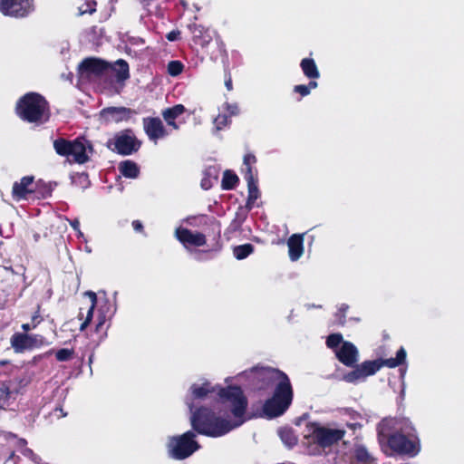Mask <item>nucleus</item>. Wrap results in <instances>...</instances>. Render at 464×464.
Returning <instances> with one entry per match:
<instances>
[{"label":"nucleus","mask_w":464,"mask_h":464,"mask_svg":"<svg viewBox=\"0 0 464 464\" xmlns=\"http://www.w3.org/2000/svg\"><path fill=\"white\" fill-rule=\"evenodd\" d=\"M225 86L227 91H231L233 89L232 77L228 70H225Z\"/></svg>","instance_id":"obj_49"},{"label":"nucleus","mask_w":464,"mask_h":464,"mask_svg":"<svg viewBox=\"0 0 464 464\" xmlns=\"http://www.w3.org/2000/svg\"><path fill=\"white\" fill-rule=\"evenodd\" d=\"M15 114L23 121L43 124L51 116L48 101L40 93L30 92L21 96L14 107Z\"/></svg>","instance_id":"obj_4"},{"label":"nucleus","mask_w":464,"mask_h":464,"mask_svg":"<svg viewBox=\"0 0 464 464\" xmlns=\"http://www.w3.org/2000/svg\"><path fill=\"white\" fill-rule=\"evenodd\" d=\"M218 395L220 402L229 407L235 420L231 421L219 416L209 407L200 406L193 410V405H190L189 420L195 432L207 437L218 438L241 426L247 420L245 415L248 401L240 386L220 387Z\"/></svg>","instance_id":"obj_1"},{"label":"nucleus","mask_w":464,"mask_h":464,"mask_svg":"<svg viewBox=\"0 0 464 464\" xmlns=\"http://www.w3.org/2000/svg\"><path fill=\"white\" fill-rule=\"evenodd\" d=\"M94 152L92 143L83 136L72 140V161L84 164L89 161L90 155Z\"/></svg>","instance_id":"obj_11"},{"label":"nucleus","mask_w":464,"mask_h":464,"mask_svg":"<svg viewBox=\"0 0 464 464\" xmlns=\"http://www.w3.org/2000/svg\"><path fill=\"white\" fill-rule=\"evenodd\" d=\"M55 354V359L58 362H69L71 361L75 354L74 349L62 348L54 352L53 350H49L45 353L46 355L53 353Z\"/></svg>","instance_id":"obj_32"},{"label":"nucleus","mask_w":464,"mask_h":464,"mask_svg":"<svg viewBox=\"0 0 464 464\" xmlns=\"http://www.w3.org/2000/svg\"><path fill=\"white\" fill-rule=\"evenodd\" d=\"M10 343L16 353H22L24 351H30L48 345L49 342L41 334L14 333L10 338Z\"/></svg>","instance_id":"obj_9"},{"label":"nucleus","mask_w":464,"mask_h":464,"mask_svg":"<svg viewBox=\"0 0 464 464\" xmlns=\"http://www.w3.org/2000/svg\"><path fill=\"white\" fill-rule=\"evenodd\" d=\"M317 85V82L310 81L307 85L299 84L294 86V92L299 93L302 97H305L310 94L311 89H315Z\"/></svg>","instance_id":"obj_38"},{"label":"nucleus","mask_w":464,"mask_h":464,"mask_svg":"<svg viewBox=\"0 0 464 464\" xmlns=\"http://www.w3.org/2000/svg\"><path fill=\"white\" fill-rule=\"evenodd\" d=\"M252 382L258 390H266L276 382L274 393L263 405V411L268 418L283 415L290 407L294 391L285 372L273 367L256 366L250 370Z\"/></svg>","instance_id":"obj_3"},{"label":"nucleus","mask_w":464,"mask_h":464,"mask_svg":"<svg viewBox=\"0 0 464 464\" xmlns=\"http://www.w3.org/2000/svg\"><path fill=\"white\" fill-rule=\"evenodd\" d=\"M188 29L192 34V39L196 44L200 45L203 48L213 44L217 46L220 54L226 53L222 43H219L218 41L212 43V38L208 34V31L203 25L193 23L188 24Z\"/></svg>","instance_id":"obj_13"},{"label":"nucleus","mask_w":464,"mask_h":464,"mask_svg":"<svg viewBox=\"0 0 464 464\" xmlns=\"http://www.w3.org/2000/svg\"><path fill=\"white\" fill-rule=\"evenodd\" d=\"M121 174L128 179H136L140 175V168L138 164L132 160H123L119 164Z\"/></svg>","instance_id":"obj_25"},{"label":"nucleus","mask_w":464,"mask_h":464,"mask_svg":"<svg viewBox=\"0 0 464 464\" xmlns=\"http://www.w3.org/2000/svg\"><path fill=\"white\" fill-rule=\"evenodd\" d=\"M169 456L174 459L182 460L190 457L199 448L193 430H188L181 435L172 436L168 441Z\"/></svg>","instance_id":"obj_6"},{"label":"nucleus","mask_w":464,"mask_h":464,"mask_svg":"<svg viewBox=\"0 0 464 464\" xmlns=\"http://www.w3.org/2000/svg\"><path fill=\"white\" fill-rule=\"evenodd\" d=\"M142 126L149 140L154 143L169 135L163 121L159 117H144L142 119Z\"/></svg>","instance_id":"obj_12"},{"label":"nucleus","mask_w":464,"mask_h":464,"mask_svg":"<svg viewBox=\"0 0 464 464\" xmlns=\"http://www.w3.org/2000/svg\"><path fill=\"white\" fill-rule=\"evenodd\" d=\"M34 10V0H0V13L5 16L23 19Z\"/></svg>","instance_id":"obj_8"},{"label":"nucleus","mask_w":464,"mask_h":464,"mask_svg":"<svg viewBox=\"0 0 464 464\" xmlns=\"http://www.w3.org/2000/svg\"><path fill=\"white\" fill-rule=\"evenodd\" d=\"M278 433L282 441L288 447L291 448L297 444L298 439L292 429L283 428Z\"/></svg>","instance_id":"obj_33"},{"label":"nucleus","mask_w":464,"mask_h":464,"mask_svg":"<svg viewBox=\"0 0 464 464\" xmlns=\"http://www.w3.org/2000/svg\"><path fill=\"white\" fill-rule=\"evenodd\" d=\"M244 179L247 183L248 190V195L246 202V208L248 209H252L256 200L260 197V191L257 186V176H256L255 174H251V171L248 170V173L245 175Z\"/></svg>","instance_id":"obj_19"},{"label":"nucleus","mask_w":464,"mask_h":464,"mask_svg":"<svg viewBox=\"0 0 464 464\" xmlns=\"http://www.w3.org/2000/svg\"><path fill=\"white\" fill-rule=\"evenodd\" d=\"M111 69L115 72L117 82H124L130 76L129 63L123 59L117 60L114 66L111 65Z\"/></svg>","instance_id":"obj_24"},{"label":"nucleus","mask_w":464,"mask_h":464,"mask_svg":"<svg viewBox=\"0 0 464 464\" xmlns=\"http://www.w3.org/2000/svg\"><path fill=\"white\" fill-rule=\"evenodd\" d=\"M175 236L187 249L191 246H203L207 243L206 236L203 233L198 231L193 232L186 227H178L175 231Z\"/></svg>","instance_id":"obj_15"},{"label":"nucleus","mask_w":464,"mask_h":464,"mask_svg":"<svg viewBox=\"0 0 464 464\" xmlns=\"http://www.w3.org/2000/svg\"><path fill=\"white\" fill-rule=\"evenodd\" d=\"M12 392L6 382H0V409H5L10 404Z\"/></svg>","instance_id":"obj_34"},{"label":"nucleus","mask_w":464,"mask_h":464,"mask_svg":"<svg viewBox=\"0 0 464 464\" xmlns=\"http://www.w3.org/2000/svg\"><path fill=\"white\" fill-rule=\"evenodd\" d=\"M343 335L339 333L331 334L326 339V345L330 349H336L340 344L343 343Z\"/></svg>","instance_id":"obj_39"},{"label":"nucleus","mask_w":464,"mask_h":464,"mask_svg":"<svg viewBox=\"0 0 464 464\" xmlns=\"http://www.w3.org/2000/svg\"><path fill=\"white\" fill-rule=\"evenodd\" d=\"M288 255L292 261H297L304 253V236L294 234L287 240Z\"/></svg>","instance_id":"obj_20"},{"label":"nucleus","mask_w":464,"mask_h":464,"mask_svg":"<svg viewBox=\"0 0 464 464\" xmlns=\"http://www.w3.org/2000/svg\"><path fill=\"white\" fill-rule=\"evenodd\" d=\"M57 186L56 182H47L43 179L34 181V196L33 198L45 199L52 196L54 188Z\"/></svg>","instance_id":"obj_22"},{"label":"nucleus","mask_w":464,"mask_h":464,"mask_svg":"<svg viewBox=\"0 0 464 464\" xmlns=\"http://www.w3.org/2000/svg\"><path fill=\"white\" fill-rule=\"evenodd\" d=\"M96 2L94 0L92 1H87L83 5L86 6L87 8H90V7H95L96 8Z\"/></svg>","instance_id":"obj_56"},{"label":"nucleus","mask_w":464,"mask_h":464,"mask_svg":"<svg viewBox=\"0 0 464 464\" xmlns=\"http://www.w3.org/2000/svg\"><path fill=\"white\" fill-rule=\"evenodd\" d=\"M231 121L229 117L225 113H219L215 119H214V124L218 130H221L226 126L230 124Z\"/></svg>","instance_id":"obj_41"},{"label":"nucleus","mask_w":464,"mask_h":464,"mask_svg":"<svg viewBox=\"0 0 464 464\" xmlns=\"http://www.w3.org/2000/svg\"><path fill=\"white\" fill-rule=\"evenodd\" d=\"M51 415L57 419H61L67 416V412H64L63 409L61 406H57L53 410Z\"/></svg>","instance_id":"obj_48"},{"label":"nucleus","mask_w":464,"mask_h":464,"mask_svg":"<svg viewBox=\"0 0 464 464\" xmlns=\"http://www.w3.org/2000/svg\"><path fill=\"white\" fill-rule=\"evenodd\" d=\"M376 430L378 441L389 456L414 458L421 450L419 432L409 418H383Z\"/></svg>","instance_id":"obj_2"},{"label":"nucleus","mask_w":464,"mask_h":464,"mask_svg":"<svg viewBox=\"0 0 464 464\" xmlns=\"http://www.w3.org/2000/svg\"><path fill=\"white\" fill-rule=\"evenodd\" d=\"M251 209H248L246 208V205L245 207L240 206L237 208V211L235 214V218L229 226V227L232 231H237V230L241 229V227H242L243 223L246 221L248 212Z\"/></svg>","instance_id":"obj_28"},{"label":"nucleus","mask_w":464,"mask_h":464,"mask_svg":"<svg viewBox=\"0 0 464 464\" xmlns=\"http://www.w3.org/2000/svg\"><path fill=\"white\" fill-rule=\"evenodd\" d=\"M0 364L1 365H5V364H7V362H5V361L0 362Z\"/></svg>","instance_id":"obj_59"},{"label":"nucleus","mask_w":464,"mask_h":464,"mask_svg":"<svg viewBox=\"0 0 464 464\" xmlns=\"http://www.w3.org/2000/svg\"><path fill=\"white\" fill-rule=\"evenodd\" d=\"M300 67L304 76L310 81H314L320 77V72L313 58H304L300 63Z\"/></svg>","instance_id":"obj_23"},{"label":"nucleus","mask_w":464,"mask_h":464,"mask_svg":"<svg viewBox=\"0 0 464 464\" xmlns=\"http://www.w3.org/2000/svg\"><path fill=\"white\" fill-rule=\"evenodd\" d=\"M84 295L90 298L91 304H97V295H96V294L94 292H92V291H86L84 293Z\"/></svg>","instance_id":"obj_52"},{"label":"nucleus","mask_w":464,"mask_h":464,"mask_svg":"<svg viewBox=\"0 0 464 464\" xmlns=\"http://www.w3.org/2000/svg\"><path fill=\"white\" fill-rule=\"evenodd\" d=\"M335 356L343 365L354 367L358 362L359 352L353 343L345 341L341 347L335 351Z\"/></svg>","instance_id":"obj_17"},{"label":"nucleus","mask_w":464,"mask_h":464,"mask_svg":"<svg viewBox=\"0 0 464 464\" xmlns=\"http://www.w3.org/2000/svg\"><path fill=\"white\" fill-rule=\"evenodd\" d=\"M96 305L97 304H91V306L87 312L85 320L80 325V331H82V332L84 331L88 327V325L91 324Z\"/></svg>","instance_id":"obj_43"},{"label":"nucleus","mask_w":464,"mask_h":464,"mask_svg":"<svg viewBox=\"0 0 464 464\" xmlns=\"http://www.w3.org/2000/svg\"><path fill=\"white\" fill-rule=\"evenodd\" d=\"M21 328L24 330V333L27 334L30 330L35 329L32 326V324H23Z\"/></svg>","instance_id":"obj_53"},{"label":"nucleus","mask_w":464,"mask_h":464,"mask_svg":"<svg viewBox=\"0 0 464 464\" xmlns=\"http://www.w3.org/2000/svg\"><path fill=\"white\" fill-rule=\"evenodd\" d=\"M34 181V177L33 175H28L24 176L20 180L14 182L12 188V198L15 201L33 198Z\"/></svg>","instance_id":"obj_14"},{"label":"nucleus","mask_w":464,"mask_h":464,"mask_svg":"<svg viewBox=\"0 0 464 464\" xmlns=\"http://www.w3.org/2000/svg\"><path fill=\"white\" fill-rule=\"evenodd\" d=\"M224 107L226 111L228 113V117L236 116L239 113V108L237 103L226 102Z\"/></svg>","instance_id":"obj_45"},{"label":"nucleus","mask_w":464,"mask_h":464,"mask_svg":"<svg viewBox=\"0 0 464 464\" xmlns=\"http://www.w3.org/2000/svg\"><path fill=\"white\" fill-rule=\"evenodd\" d=\"M193 399H204L209 393L216 392L215 387L210 382H205L202 385L192 384L190 387Z\"/></svg>","instance_id":"obj_26"},{"label":"nucleus","mask_w":464,"mask_h":464,"mask_svg":"<svg viewBox=\"0 0 464 464\" xmlns=\"http://www.w3.org/2000/svg\"><path fill=\"white\" fill-rule=\"evenodd\" d=\"M6 454H8V458L5 460L4 464H18L20 457L15 455L14 450H8Z\"/></svg>","instance_id":"obj_46"},{"label":"nucleus","mask_w":464,"mask_h":464,"mask_svg":"<svg viewBox=\"0 0 464 464\" xmlns=\"http://www.w3.org/2000/svg\"><path fill=\"white\" fill-rule=\"evenodd\" d=\"M181 32L179 30H172L166 34V39L169 42H175L180 39Z\"/></svg>","instance_id":"obj_47"},{"label":"nucleus","mask_w":464,"mask_h":464,"mask_svg":"<svg viewBox=\"0 0 464 464\" xmlns=\"http://www.w3.org/2000/svg\"><path fill=\"white\" fill-rule=\"evenodd\" d=\"M201 186H202L203 188H208V187H207V185L205 184V179H203V180H202V182H201Z\"/></svg>","instance_id":"obj_57"},{"label":"nucleus","mask_w":464,"mask_h":464,"mask_svg":"<svg viewBox=\"0 0 464 464\" xmlns=\"http://www.w3.org/2000/svg\"><path fill=\"white\" fill-rule=\"evenodd\" d=\"M79 318H80V319H82V313H80V314H79Z\"/></svg>","instance_id":"obj_60"},{"label":"nucleus","mask_w":464,"mask_h":464,"mask_svg":"<svg viewBox=\"0 0 464 464\" xmlns=\"http://www.w3.org/2000/svg\"><path fill=\"white\" fill-rule=\"evenodd\" d=\"M218 227H220L218 225ZM219 239H220V227H218V241L216 243V247L214 248L215 250H220L221 247H222V244L219 242Z\"/></svg>","instance_id":"obj_54"},{"label":"nucleus","mask_w":464,"mask_h":464,"mask_svg":"<svg viewBox=\"0 0 464 464\" xmlns=\"http://www.w3.org/2000/svg\"><path fill=\"white\" fill-rule=\"evenodd\" d=\"M167 125L172 127L174 130H179V126L177 124L176 121H165Z\"/></svg>","instance_id":"obj_55"},{"label":"nucleus","mask_w":464,"mask_h":464,"mask_svg":"<svg viewBox=\"0 0 464 464\" xmlns=\"http://www.w3.org/2000/svg\"><path fill=\"white\" fill-rule=\"evenodd\" d=\"M238 181L239 179L237 175L234 171L227 169L223 173L221 188L225 190H231L236 188Z\"/></svg>","instance_id":"obj_29"},{"label":"nucleus","mask_w":464,"mask_h":464,"mask_svg":"<svg viewBox=\"0 0 464 464\" xmlns=\"http://www.w3.org/2000/svg\"><path fill=\"white\" fill-rule=\"evenodd\" d=\"M406 356L407 353L405 349L401 347L397 351L395 358L376 359L372 361H364L361 364L356 363L353 370L343 374V380L349 383H357L360 381H363L368 376L375 374L383 366L395 368L403 364L406 361Z\"/></svg>","instance_id":"obj_5"},{"label":"nucleus","mask_w":464,"mask_h":464,"mask_svg":"<svg viewBox=\"0 0 464 464\" xmlns=\"http://www.w3.org/2000/svg\"><path fill=\"white\" fill-rule=\"evenodd\" d=\"M349 309V305L342 304L335 314L336 324L340 326H343L346 323V313Z\"/></svg>","instance_id":"obj_40"},{"label":"nucleus","mask_w":464,"mask_h":464,"mask_svg":"<svg viewBox=\"0 0 464 464\" xmlns=\"http://www.w3.org/2000/svg\"><path fill=\"white\" fill-rule=\"evenodd\" d=\"M255 246L250 243L238 245L233 247V255L237 260H243L253 254Z\"/></svg>","instance_id":"obj_31"},{"label":"nucleus","mask_w":464,"mask_h":464,"mask_svg":"<svg viewBox=\"0 0 464 464\" xmlns=\"http://www.w3.org/2000/svg\"><path fill=\"white\" fill-rule=\"evenodd\" d=\"M106 321H107V318L104 314L100 313L97 315L96 324H95V332L97 334L106 335V331L104 330V325L106 324Z\"/></svg>","instance_id":"obj_42"},{"label":"nucleus","mask_w":464,"mask_h":464,"mask_svg":"<svg viewBox=\"0 0 464 464\" xmlns=\"http://www.w3.org/2000/svg\"><path fill=\"white\" fill-rule=\"evenodd\" d=\"M186 111L183 104H176L162 111V117L164 121H176L178 117Z\"/></svg>","instance_id":"obj_30"},{"label":"nucleus","mask_w":464,"mask_h":464,"mask_svg":"<svg viewBox=\"0 0 464 464\" xmlns=\"http://www.w3.org/2000/svg\"><path fill=\"white\" fill-rule=\"evenodd\" d=\"M72 140L58 138L53 141V149L59 156L71 157Z\"/></svg>","instance_id":"obj_27"},{"label":"nucleus","mask_w":464,"mask_h":464,"mask_svg":"<svg viewBox=\"0 0 464 464\" xmlns=\"http://www.w3.org/2000/svg\"><path fill=\"white\" fill-rule=\"evenodd\" d=\"M355 464H377V459L362 444H356L353 450Z\"/></svg>","instance_id":"obj_21"},{"label":"nucleus","mask_w":464,"mask_h":464,"mask_svg":"<svg viewBox=\"0 0 464 464\" xmlns=\"http://www.w3.org/2000/svg\"><path fill=\"white\" fill-rule=\"evenodd\" d=\"M311 426L313 427L312 437L314 441L324 448L337 443L345 435L344 430L321 427L317 423H311Z\"/></svg>","instance_id":"obj_10"},{"label":"nucleus","mask_w":464,"mask_h":464,"mask_svg":"<svg viewBox=\"0 0 464 464\" xmlns=\"http://www.w3.org/2000/svg\"><path fill=\"white\" fill-rule=\"evenodd\" d=\"M184 70V64L179 60L170 61L167 66V72L170 76H178Z\"/></svg>","instance_id":"obj_37"},{"label":"nucleus","mask_w":464,"mask_h":464,"mask_svg":"<svg viewBox=\"0 0 464 464\" xmlns=\"http://www.w3.org/2000/svg\"><path fill=\"white\" fill-rule=\"evenodd\" d=\"M142 145L132 129L122 130L108 140V148L122 156L132 155L139 151Z\"/></svg>","instance_id":"obj_7"},{"label":"nucleus","mask_w":464,"mask_h":464,"mask_svg":"<svg viewBox=\"0 0 464 464\" xmlns=\"http://www.w3.org/2000/svg\"><path fill=\"white\" fill-rule=\"evenodd\" d=\"M256 163V158L254 154L247 153L244 156V159H243L244 176L248 173V170L251 171V174H255L256 176H257V170L256 168H254V165Z\"/></svg>","instance_id":"obj_35"},{"label":"nucleus","mask_w":464,"mask_h":464,"mask_svg":"<svg viewBox=\"0 0 464 464\" xmlns=\"http://www.w3.org/2000/svg\"><path fill=\"white\" fill-rule=\"evenodd\" d=\"M76 225H78V221H77V220H75L73 223H72V226L73 227H76Z\"/></svg>","instance_id":"obj_58"},{"label":"nucleus","mask_w":464,"mask_h":464,"mask_svg":"<svg viewBox=\"0 0 464 464\" xmlns=\"http://www.w3.org/2000/svg\"><path fill=\"white\" fill-rule=\"evenodd\" d=\"M131 225L135 232L144 234V227L140 220H133Z\"/></svg>","instance_id":"obj_50"},{"label":"nucleus","mask_w":464,"mask_h":464,"mask_svg":"<svg viewBox=\"0 0 464 464\" xmlns=\"http://www.w3.org/2000/svg\"><path fill=\"white\" fill-rule=\"evenodd\" d=\"M111 68V64L100 58L89 57L82 60L79 64V71L82 74H93L95 76L102 75Z\"/></svg>","instance_id":"obj_16"},{"label":"nucleus","mask_w":464,"mask_h":464,"mask_svg":"<svg viewBox=\"0 0 464 464\" xmlns=\"http://www.w3.org/2000/svg\"><path fill=\"white\" fill-rule=\"evenodd\" d=\"M44 321L43 316L41 315V304H38L36 306V310L31 317L32 326L36 328L42 322Z\"/></svg>","instance_id":"obj_44"},{"label":"nucleus","mask_w":464,"mask_h":464,"mask_svg":"<svg viewBox=\"0 0 464 464\" xmlns=\"http://www.w3.org/2000/svg\"><path fill=\"white\" fill-rule=\"evenodd\" d=\"M79 11H80V14H92L96 11V8L95 7L87 8L84 5H82L81 7H79Z\"/></svg>","instance_id":"obj_51"},{"label":"nucleus","mask_w":464,"mask_h":464,"mask_svg":"<svg viewBox=\"0 0 464 464\" xmlns=\"http://www.w3.org/2000/svg\"><path fill=\"white\" fill-rule=\"evenodd\" d=\"M72 182L75 186L80 187L82 189L87 188L91 184L89 175L85 172L76 173L74 176L72 177Z\"/></svg>","instance_id":"obj_36"},{"label":"nucleus","mask_w":464,"mask_h":464,"mask_svg":"<svg viewBox=\"0 0 464 464\" xmlns=\"http://www.w3.org/2000/svg\"><path fill=\"white\" fill-rule=\"evenodd\" d=\"M102 116L115 123L128 121L137 111L127 107H107L102 110Z\"/></svg>","instance_id":"obj_18"}]
</instances>
